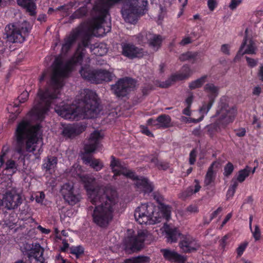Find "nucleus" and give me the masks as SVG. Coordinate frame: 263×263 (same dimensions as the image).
Instances as JSON below:
<instances>
[{"label":"nucleus","mask_w":263,"mask_h":263,"mask_svg":"<svg viewBox=\"0 0 263 263\" xmlns=\"http://www.w3.org/2000/svg\"><path fill=\"white\" fill-rule=\"evenodd\" d=\"M1 201V205L10 210L14 209L20 205L22 203V199L20 195L15 190H12L4 195Z\"/></svg>","instance_id":"2eb2a0df"},{"label":"nucleus","mask_w":263,"mask_h":263,"mask_svg":"<svg viewBox=\"0 0 263 263\" xmlns=\"http://www.w3.org/2000/svg\"><path fill=\"white\" fill-rule=\"evenodd\" d=\"M83 252V248L81 246L72 247L70 248V253L76 255L77 257Z\"/></svg>","instance_id":"a18cd8bd"},{"label":"nucleus","mask_w":263,"mask_h":263,"mask_svg":"<svg viewBox=\"0 0 263 263\" xmlns=\"http://www.w3.org/2000/svg\"><path fill=\"white\" fill-rule=\"evenodd\" d=\"M179 246L183 252L187 253L197 251L200 245L192 236L184 235L181 237Z\"/></svg>","instance_id":"dca6fc26"},{"label":"nucleus","mask_w":263,"mask_h":263,"mask_svg":"<svg viewBox=\"0 0 263 263\" xmlns=\"http://www.w3.org/2000/svg\"><path fill=\"white\" fill-rule=\"evenodd\" d=\"M242 3V0H231L229 4L230 9L233 10L235 9Z\"/></svg>","instance_id":"3c124183"},{"label":"nucleus","mask_w":263,"mask_h":263,"mask_svg":"<svg viewBox=\"0 0 263 263\" xmlns=\"http://www.w3.org/2000/svg\"><path fill=\"white\" fill-rule=\"evenodd\" d=\"M182 121L186 123H197L202 121V118H199V119H193V118H187L186 117H182Z\"/></svg>","instance_id":"864d4df0"},{"label":"nucleus","mask_w":263,"mask_h":263,"mask_svg":"<svg viewBox=\"0 0 263 263\" xmlns=\"http://www.w3.org/2000/svg\"><path fill=\"white\" fill-rule=\"evenodd\" d=\"M152 239V235L147 230L139 231L136 235L125 239V250L132 252L140 251L144 247V242Z\"/></svg>","instance_id":"f8f14e48"},{"label":"nucleus","mask_w":263,"mask_h":263,"mask_svg":"<svg viewBox=\"0 0 263 263\" xmlns=\"http://www.w3.org/2000/svg\"><path fill=\"white\" fill-rule=\"evenodd\" d=\"M81 76L92 83H101L103 81H110L114 77L112 72L104 69L91 70L89 66L82 67L80 70Z\"/></svg>","instance_id":"9b49d317"},{"label":"nucleus","mask_w":263,"mask_h":263,"mask_svg":"<svg viewBox=\"0 0 263 263\" xmlns=\"http://www.w3.org/2000/svg\"><path fill=\"white\" fill-rule=\"evenodd\" d=\"M158 119L160 128H166L170 126L171 119L169 116L166 115H161L158 117Z\"/></svg>","instance_id":"f704fd0d"},{"label":"nucleus","mask_w":263,"mask_h":263,"mask_svg":"<svg viewBox=\"0 0 263 263\" xmlns=\"http://www.w3.org/2000/svg\"><path fill=\"white\" fill-rule=\"evenodd\" d=\"M147 0H128L122 9L121 12L125 21L134 23L139 15L143 14Z\"/></svg>","instance_id":"1a4fd4ad"},{"label":"nucleus","mask_w":263,"mask_h":263,"mask_svg":"<svg viewBox=\"0 0 263 263\" xmlns=\"http://www.w3.org/2000/svg\"><path fill=\"white\" fill-rule=\"evenodd\" d=\"M248 245V242L247 241H245L242 243H241L238 247L237 248L236 251L237 256L238 257H240L242 255L243 252L246 250L247 247Z\"/></svg>","instance_id":"49530a36"},{"label":"nucleus","mask_w":263,"mask_h":263,"mask_svg":"<svg viewBox=\"0 0 263 263\" xmlns=\"http://www.w3.org/2000/svg\"><path fill=\"white\" fill-rule=\"evenodd\" d=\"M152 162L159 168L162 170H166L168 167V164L167 163L160 161L157 159L152 160Z\"/></svg>","instance_id":"37998d69"},{"label":"nucleus","mask_w":263,"mask_h":263,"mask_svg":"<svg viewBox=\"0 0 263 263\" xmlns=\"http://www.w3.org/2000/svg\"><path fill=\"white\" fill-rule=\"evenodd\" d=\"M82 159L85 164L89 165L96 171L101 170L103 167V163L99 159L85 155L82 157Z\"/></svg>","instance_id":"393cba45"},{"label":"nucleus","mask_w":263,"mask_h":263,"mask_svg":"<svg viewBox=\"0 0 263 263\" xmlns=\"http://www.w3.org/2000/svg\"><path fill=\"white\" fill-rule=\"evenodd\" d=\"M84 187L90 202L96 206L92 214L93 221L101 228L106 227L113 218L118 197L116 191L96 185L95 179L88 175L77 173Z\"/></svg>","instance_id":"f03ea898"},{"label":"nucleus","mask_w":263,"mask_h":263,"mask_svg":"<svg viewBox=\"0 0 263 263\" xmlns=\"http://www.w3.org/2000/svg\"><path fill=\"white\" fill-rule=\"evenodd\" d=\"M204 90L207 93L209 101L214 102L219 93V88L213 83H207L204 87Z\"/></svg>","instance_id":"a878e982"},{"label":"nucleus","mask_w":263,"mask_h":263,"mask_svg":"<svg viewBox=\"0 0 263 263\" xmlns=\"http://www.w3.org/2000/svg\"><path fill=\"white\" fill-rule=\"evenodd\" d=\"M122 54L130 59L140 58L143 55L142 49L135 47L133 44L123 43L122 44Z\"/></svg>","instance_id":"a211bd4d"},{"label":"nucleus","mask_w":263,"mask_h":263,"mask_svg":"<svg viewBox=\"0 0 263 263\" xmlns=\"http://www.w3.org/2000/svg\"><path fill=\"white\" fill-rule=\"evenodd\" d=\"M18 5L25 9L30 15H36V6L33 0H17Z\"/></svg>","instance_id":"5701e85b"},{"label":"nucleus","mask_w":263,"mask_h":263,"mask_svg":"<svg viewBox=\"0 0 263 263\" xmlns=\"http://www.w3.org/2000/svg\"><path fill=\"white\" fill-rule=\"evenodd\" d=\"M111 158L110 166L114 173L113 178L115 179H117V176L123 175L127 178L136 180L135 184L137 187L144 193H148L153 191V186L147 179L142 177L138 178L134 172L124 167L121 162L116 159L114 156H112Z\"/></svg>","instance_id":"0eeeda50"},{"label":"nucleus","mask_w":263,"mask_h":263,"mask_svg":"<svg viewBox=\"0 0 263 263\" xmlns=\"http://www.w3.org/2000/svg\"><path fill=\"white\" fill-rule=\"evenodd\" d=\"M246 59L248 65L251 68L255 67L258 62V59H252L248 57H246Z\"/></svg>","instance_id":"8fccbe9b"},{"label":"nucleus","mask_w":263,"mask_h":263,"mask_svg":"<svg viewBox=\"0 0 263 263\" xmlns=\"http://www.w3.org/2000/svg\"><path fill=\"white\" fill-rule=\"evenodd\" d=\"M28 93L27 91L23 92L18 98L19 102L21 103L25 102L28 98Z\"/></svg>","instance_id":"bf43d9fd"},{"label":"nucleus","mask_w":263,"mask_h":263,"mask_svg":"<svg viewBox=\"0 0 263 263\" xmlns=\"http://www.w3.org/2000/svg\"><path fill=\"white\" fill-rule=\"evenodd\" d=\"M80 96L81 100L77 104H55V111L62 118L72 120L96 117L101 110L96 93L86 89L81 91Z\"/></svg>","instance_id":"7ed1b4c3"},{"label":"nucleus","mask_w":263,"mask_h":263,"mask_svg":"<svg viewBox=\"0 0 263 263\" xmlns=\"http://www.w3.org/2000/svg\"><path fill=\"white\" fill-rule=\"evenodd\" d=\"M218 164V163L216 161H214L211 164L208 168L204 179V183L206 185H210L212 182L214 181L215 179V175L213 169L214 166H217Z\"/></svg>","instance_id":"c85d7f7f"},{"label":"nucleus","mask_w":263,"mask_h":263,"mask_svg":"<svg viewBox=\"0 0 263 263\" xmlns=\"http://www.w3.org/2000/svg\"><path fill=\"white\" fill-rule=\"evenodd\" d=\"M5 171L6 172V174L8 172V175H11L14 173L16 171V165L15 161L12 160H8L6 163Z\"/></svg>","instance_id":"e433bc0d"},{"label":"nucleus","mask_w":263,"mask_h":263,"mask_svg":"<svg viewBox=\"0 0 263 263\" xmlns=\"http://www.w3.org/2000/svg\"><path fill=\"white\" fill-rule=\"evenodd\" d=\"M83 55V52L78 50L72 59L66 64L60 59L55 60L52 65L49 87L44 92L39 90L38 102L30 112L33 119L41 121L45 118L51 105L55 104L59 99L60 90L64 85V79L75 66L81 63Z\"/></svg>","instance_id":"f257e3e1"},{"label":"nucleus","mask_w":263,"mask_h":263,"mask_svg":"<svg viewBox=\"0 0 263 263\" xmlns=\"http://www.w3.org/2000/svg\"><path fill=\"white\" fill-rule=\"evenodd\" d=\"M62 133L66 137H73L77 134L76 127L73 125H68L64 128Z\"/></svg>","instance_id":"4c0bfd02"},{"label":"nucleus","mask_w":263,"mask_h":263,"mask_svg":"<svg viewBox=\"0 0 263 263\" xmlns=\"http://www.w3.org/2000/svg\"><path fill=\"white\" fill-rule=\"evenodd\" d=\"M30 29L29 23L26 21L9 24L5 28L7 38L13 43L24 42Z\"/></svg>","instance_id":"9d476101"},{"label":"nucleus","mask_w":263,"mask_h":263,"mask_svg":"<svg viewBox=\"0 0 263 263\" xmlns=\"http://www.w3.org/2000/svg\"><path fill=\"white\" fill-rule=\"evenodd\" d=\"M161 42L162 38L160 35H154L150 39L149 44L154 50H157L160 47Z\"/></svg>","instance_id":"473e14b6"},{"label":"nucleus","mask_w":263,"mask_h":263,"mask_svg":"<svg viewBox=\"0 0 263 263\" xmlns=\"http://www.w3.org/2000/svg\"><path fill=\"white\" fill-rule=\"evenodd\" d=\"M191 43V38L190 37H186L183 38L181 42L179 43V44L181 46H184L188 44Z\"/></svg>","instance_id":"69168bd1"},{"label":"nucleus","mask_w":263,"mask_h":263,"mask_svg":"<svg viewBox=\"0 0 263 263\" xmlns=\"http://www.w3.org/2000/svg\"><path fill=\"white\" fill-rule=\"evenodd\" d=\"M147 123L148 125L151 126L154 128L158 129L160 128L159 124L158 117L156 119H149L147 121Z\"/></svg>","instance_id":"de8ad7c7"},{"label":"nucleus","mask_w":263,"mask_h":263,"mask_svg":"<svg viewBox=\"0 0 263 263\" xmlns=\"http://www.w3.org/2000/svg\"><path fill=\"white\" fill-rule=\"evenodd\" d=\"M149 257L145 256H138L124 260L125 263H149Z\"/></svg>","instance_id":"2f4dec72"},{"label":"nucleus","mask_w":263,"mask_h":263,"mask_svg":"<svg viewBox=\"0 0 263 263\" xmlns=\"http://www.w3.org/2000/svg\"><path fill=\"white\" fill-rule=\"evenodd\" d=\"M91 52L97 56H103L107 52V48L104 44H99L90 47Z\"/></svg>","instance_id":"c756f323"},{"label":"nucleus","mask_w":263,"mask_h":263,"mask_svg":"<svg viewBox=\"0 0 263 263\" xmlns=\"http://www.w3.org/2000/svg\"><path fill=\"white\" fill-rule=\"evenodd\" d=\"M257 75L259 80L263 81V65L259 66Z\"/></svg>","instance_id":"338daca9"},{"label":"nucleus","mask_w":263,"mask_h":263,"mask_svg":"<svg viewBox=\"0 0 263 263\" xmlns=\"http://www.w3.org/2000/svg\"><path fill=\"white\" fill-rule=\"evenodd\" d=\"M87 12V7L86 6H83L75 11L70 17L72 19L81 18L85 16Z\"/></svg>","instance_id":"58836bf2"},{"label":"nucleus","mask_w":263,"mask_h":263,"mask_svg":"<svg viewBox=\"0 0 263 263\" xmlns=\"http://www.w3.org/2000/svg\"><path fill=\"white\" fill-rule=\"evenodd\" d=\"M194 96L193 94H190L185 100L184 104L186 106L191 107L192 104L193 102Z\"/></svg>","instance_id":"5fc2aeb1"},{"label":"nucleus","mask_w":263,"mask_h":263,"mask_svg":"<svg viewBox=\"0 0 263 263\" xmlns=\"http://www.w3.org/2000/svg\"><path fill=\"white\" fill-rule=\"evenodd\" d=\"M135 86V82L129 78L119 80L111 86V90L118 97L125 96Z\"/></svg>","instance_id":"4468645a"},{"label":"nucleus","mask_w":263,"mask_h":263,"mask_svg":"<svg viewBox=\"0 0 263 263\" xmlns=\"http://www.w3.org/2000/svg\"><path fill=\"white\" fill-rule=\"evenodd\" d=\"M193 73L190 67L187 65H184L181 69V71L180 73L173 74L171 77L170 79L166 82V84L163 85L162 87H167L171 85V81H177L184 80L189 78Z\"/></svg>","instance_id":"aec40b11"},{"label":"nucleus","mask_w":263,"mask_h":263,"mask_svg":"<svg viewBox=\"0 0 263 263\" xmlns=\"http://www.w3.org/2000/svg\"><path fill=\"white\" fill-rule=\"evenodd\" d=\"M103 137V134L101 132L96 130L91 133L87 143L84 146L85 153L88 154L95 152L98 147L99 141Z\"/></svg>","instance_id":"f3484780"},{"label":"nucleus","mask_w":263,"mask_h":263,"mask_svg":"<svg viewBox=\"0 0 263 263\" xmlns=\"http://www.w3.org/2000/svg\"><path fill=\"white\" fill-rule=\"evenodd\" d=\"M57 164V159L54 157H48L43 161L42 168L46 171H52L56 167Z\"/></svg>","instance_id":"cd10ccee"},{"label":"nucleus","mask_w":263,"mask_h":263,"mask_svg":"<svg viewBox=\"0 0 263 263\" xmlns=\"http://www.w3.org/2000/svg\"><path fill=\"white\" fill-rule=\"evenodd\" d=\"M45 194L41 192L39 193V195L35 196V201L37 203H42L45 198Z\"/></svg>","instance_id":"13d9d810"},{"label":"nucleus","mask_w":263,"mask_h":263,"mask_svg":"<svg viewBox=\"0 0 263 263\" xmlns=\"http://www.w3.org/2000/svg\"><path fill=\"white\" fill-rule=\"evenodd\" d=\"M230 46L228 44H223L221 46V52L227 55L230 54Z\"/></svg>","instance_id":"4d7b16f0"},{"label":"nucleus","mask_w":263,"mask_h":263,"mask_svg":"<svg viewBox=\"0 0 263 263\" xmlns=\"http://www.w3.org/2000/svg\"><path fill=\"white\" fill-rule=\"evenodd\" d=\"M251 171V168L247 166L245 168L239 171L236 179L239 182H242L248 177Z\"/></svg>","instance_id":"c9c22d12"},{"label":"nucleus","mask_w":263,"mask_h":263,"mask_svg":"<svg viewBox=\"0 0 263 263\" xmlns=\"http://www.w3.org/2000/svg\"><path fill=\"white\" fill-rule=\"evenodd\" d=\"M196 161V154L194 151H191L190 154L189 161L191 164H193Z\"/></svg>","instance_id":"0e129e2a"},{"label":"nucleus","mask_w":263,"mask_h":263,"mask_svg":"<svg viewBox=\"0 0 263 263\" xmlns=\"http://www.w3.org/2000/svg\"><path fill=\"white\" fill-rule=\"evenodd\" d=\"M237 114V109L234 106H230L221 99L216 110L215 125L218 129L225 128L232 123Z\"/></svg>","instance_id":"6e6552de"},{"label":"nucleus","mask_w":263,"mask_h":263,"mask_svg":"<svg viewBox=\"0 0 263 263\" xmlns=\"http://www.w3.org/2000/svg\"><path fill=\"white\" fill-rule=\"evenodd\" d=\"M216 5L217 4L215 0H208V6L211 11L214 10L216 7Z\"/></svg>","instance_id":"680f3d73"},{"label":"nucleus","mask_w":263,"mask_h":263,"mask_svg":"<svg viewBox=\"0 0 263 263\" xmlns=\"http://www.w3.org/2000/svg\"><path fill=\"white\" fill-rule=\"evenodd\" d=\"M60 192L64 200L70 205H75L81 198L80 194L74 189L72 182L64 184L61 187Z\"/></svg>","instance_id":"ddd939ff"},{"label":"nucleus","mask_w":263,"mask_h":263,"mask_svg":"<svg viewBox=\"0 0 263 263\" xmlns=\"http://www.w3.org/2000/svg\"><path fill=\"white\" fill-rule=\"evenodd\" d=\"M40 126H32L30 122L22 120L18 123L14 134L15 152L24 155L26 152L40 154L42 152V139L39 136Z\"/></svg>","instance_id":"20e7f679"},{"label":"nucleus","mask_w":263,"mask_h":263,"mask_svg":"<svg viewBox=\"0 0 263 263\" xmlns=\"http://www.w3.org/2000/svg\"><path fill=\"white\" fill-rule=\"evenodd\" d=\"M32 253L34 254V256L36 259L39 260V258L41 257L43 253V249L40 246L39 244H35L34 248L32 250Z\"/></svg>","instance_id":"a19ab883"},{"label":"nucleus","mask_w":263,"mask_h":263,"mask_svg":"<svg viewBox=\"0 0 263 263\" xmlns=\"http://www.w3.org/2000/svg\"><path fill=\"white\" fill-rule=\"evenodd\" d=\"M195 182L196 183V184L194 187L190 186L188 188H187L185 191L180 194L179 197L180 198L185 199L186 198L192 195L193 194H195L199 192L201 188V186L199 185V182L197 180H195Z\"/></svg>","instance_id":"bb28decb"},{"label":"nucleus","mask_w":263,"mask_h":263,"mask_svg":"<svg viewBox=\"0 0 263 263\" xmlns=\"http://www.w3.org/2000/svg\"><path fill=\"white\" fill-rule=\"evenodd\" d=\"M213 102L212 101H208V102H204L202 104V106L199 108V111L200 114V118H202V120H203L205 115H206L211 108L213 105Z\"/></svg>","instance_id":"72a5a7b5"},{"label":"nucleus","mask_w":263,"mask_h":263,"mask_svg":"<svg viewBox=\"0 0 263 263\" xmlns=\"http://www.w3.org/2000/svg\"><path fill=\"white\" fill-rule=\"evenodd\" d=\"M234 166L233 164L231 162H228L224 166L223 175L225 176L228 177L232 174Z\"/></svg>","instance_id":"c03bdc74"},{"label":"nucleus","mask_w":263,"mask_h":263,"mask_svg":"<svg viewBox=\"0 0 263 263\" xmlns=\"http://www.w3.org/2000/svg\"><path fill=\"white\" fill-rule=\"evenodd\" d=\"M55 261L56 263H66V260L63 259L60 254L56 256Z\"/></svg>","instance_id":"774afa93"},{"label":"nucleus","mask_w":263,"mask_h":263,"mask_svg":"<svg viewBox=\"0 0 263 263\" xmlns=\"http://www.w3.org/2000/svg\"><path fill=\"white\" fill-rule=\"evenodd\" d=\"M70 7L69 6H62L57 8L55 10H62L63 12L62 15H64V14H67V13L69 11Z\"/></svg>","instance_id":"e2e57ef3"},{"label":"nucleus","mask_w":263,"mask_h":263,"mask_svg":"<svg viewBox=\"0 0 263 263\" xmlns=\"http://www.w3.org/2000/svg\"><path fill=\"white\" fill-rule=\"evenodd\" d=\"M164 258L167 261L175 263H185L186 257L170 249H163L160 250Z\"/></svg>","instance_id":"6ab92c4d"},{"label":"nucleus","mask_w":263,"mask_h":263,"mask_svg":"<svg viewBox=\"0 0 263 263\" xmlns=\"http://www.w3.org/2000/svg\"><path fill=\"white\" fill-rule=\"evenodd\" d=\"M154 210L155 206L153 204H142L136 209L135 218L141 224H154L163 219L168 220L170 219L171 208L170 206L160 203L158 211L155 212Z\"/></svg>","instance_id":"423d86ee"},{"label":"nucleus","mask_w":263,"mask_h":263,"mask_svg":"<svg viewBox=\"0 0 263 263\" xmlns=\"http://www.w3.org/2000/svg\"><path fill=\"white\" fill-rule=\"evenodd\" d=\"M207 78L208 76L204 75L194 81H191L189 84V87L192 90L200 88L207 81Z\"/></svg>","instance_id":"7c9ffc66"},{"label":"nucleus","mask_w":263,"mask_h":263,"mask_svg":"<svg viewBox=\"0 0 263 263\" xmlns=\"http://www.w3.org/2000/svg\"><path fill=\"white\" fill-rule=\"evenodd\" d=\"M8 151L9 147L8 146L5 145L3 147L2 154L0 155V168L4 163V157Z\"/></svg>","instance_id":"09e8293b"},{"label":"nucleus","mask_w":263,"mask_h":263,"mask_svg":"<svg viewBox=\"0 0 263 263\" xmlns=\"http://www.w3.org/2000/svg\"><path fill=\"white\" fill-rule=\"evenodd\" d=\"M137 42L139 44H143L145 42L147 35L145 33H141L139 34L137 36Z\"/></svg>","instance_id":"603ef678"},{"label":"nucleus","mask_w":263,"mask_h":263,"mask_svg":"<svg viewBox=\"0 0 263 263\" xmlns=\"http://www.w3.org/2000/svg\"><path fill=\"white\" fill-rule=\"evenodd\" d=\"M163 228L165 234L167 242L171 243L176 242L180 236V233L178 230L167 224H164Z\"/></svg>","instance_id":"412c9836"},{"label":"nucleus","mask_w":263,"mask_h":263,"mask_svg":"<svg viewBox=\"0 0 263 263\" xmlns=\"http://www.w3.org/2000/svg\"><path fill=\"white\" fill-rule=\"evenodd\" d=\"M256 49L255 43L252 40H248L247 37H245L238 51V54L241 55L245 54H254L256 53Z\"/></svg>","instance_id":"4be33fe9"},{"label":"nucleus","mask_w":263,"mask_h":263,"mask_svg":"<svg viewBox=\"0 0 263 263\" xmlns=\"http://www.w3.org/2000/svg\"><path fill=\"white\" fill-rule=\"evenodd\" d=\"M121 0H97L93 8L96 16L87 25L88 33L96 36H101L111 30L110 22H106V17L110 6Z\"/></svg>","instance_id":"39448f33"},{"label":"nucleus","mask_w":263,"mask_h":263,"mask_svg":"<svg viewBox=\"0 0 263 263\" xmlns=\"http://www.w3.org/2000/svg\"><path fill=\"white\" fill-rule=\"evenodd\" d=\"M80 34V29L77 30L73 31L69 36L65 39L64 43L62 47V53H65L67 52Z\"/></svg>","instance_id":"b1692460"},{"label":"nucleus","mask_w":263,"mask_h":263,"mask_svg":"<svg viewBox=\"0 0 263 263\" xmlns=\"http://www.w3.org/2000/svg\"><path fill=\"white\" fill-rule=\"evenodd\" d=\"M197 57V54L194 52H187L181 54L179 56V60L181 61L184 62L186 61H190L192 60H195L196 57Z\"/></svg>","instance_id":"ea45409f"},{"label":"nucleus","mask_w":263,"mask_h":263,"mask_svg":"<svg viewBox=\"0 0 263 263\" xmlns=\"http://www.w3.org/2000/svg\"><path fill=\"white\" fill-rule=\"evenodd\" d=\"M252 236L256 241H258L261 238V231L258 225L256 224L254 229H250Z\"/></svg>","instance_id":"79ce46f5"},{"label":"nucleus","mask_w":263,"mask_h":263,"mask_svg":"<svg viewBox=\"0 0 263 263\" xmlns=\"http://www.w3.org/2000/svg\"><path fill=\"white\" fill-rule=\"evenodd\" d=\"M229 238V236L226 235H224L219 241L220 246L222 249H224L226 246L228 244V239Z\"/></svg>","instance_id":"6e6d98bb"},{"label":"nucleus","mask_w":263,"mask_h":263,"mask_svg":"<svg viewBox=\"0 0 263 263\" xmlns=\"http://www.w3.org/2000/svg\"><path fill=\"white\" fill-rule=\"evenodd\" d=\"M140 129L141 132L148 136H153V134L149 131L148 128L144 125L140 126Z\"/></svg>","instance_id":"052dcab7"}]
</instances>
